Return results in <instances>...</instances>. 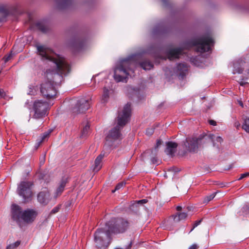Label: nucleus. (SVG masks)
Listing matches in <instances>:
<instances>
[{"label": "nucleus", "mask_w": 249, "mask_h": 249, "mask_svg": "<svg viewBox=\"0 0 249 249\" xmlns=\"http://www.w3.org/2000/svg\"><path fill=\"white\" fill-rule=\"evenodd\" d=\"M37 52L42 60L53 63L56 68L55 71H46V77L49 81L42 83L40 92L47 98L53 97L56 94L53 83L59 84L62 79V75H66L70 71V67L65 58L55 53L51 49L43 45L36 46Z\"/></svg>", "instance_id": "f257e3e1"}, {"label": "nucleus", "mask_w": 249, "mask_h": 249, "mask_svg": "<svg viewBox=\"0 0 249 249\" xmlns=\"http://www.w3.org/2000/svg\"><path fill=\"white\" fill-rule=\"evenodd\" d=\"M131 105L127 103L123 110L119 112L117 119V125L111 129L106 138V142L104 146V150H109L113 145V142L121 138L120 129L128 122L131 115Z\"/></svg>", "instance_id": "f03ea898"}, {"label": "nucleus", "mask_w": 249, "mask_h": 249, "mask_svg": "<svg viewBox=\"0 0 249 249\" xmlns=\"http://www.w3.org/2000/svg\"><path fill=\"white\" fill-rule=\"evenodd\" d=\"M140 53L132 54L126 58L120 60L114 69V78L117 82L126 81L129 71L132 65L139 63Z\"/></svg>", "instance_id": "7ed1b4c3"}, {"label": "nucleus", "mask_w": 249, "mask_h": 249, "mask_svg": "<svg viewBox=\"0 0 249 249\" xmlns=\"http://www.w3.org/2000/svg\"><path fill=\"white\" fill-rule=\"evenodd\" d=\"M12 217L18 224L22 221L26 223H32L37 215V213L28 209L22 211L21 208L16 204H13L11 208Z\"/></svg>", "instance_id": "20e7f679"}, {"label": "nucleus", "mask_w": 249, "mask_h": 249, "mask_svg": "<svg viewBox=\"0 0 249 249\" xmlns=\"http://www.w3.org/2000/svg\"><path fill=\"white\" fill-rule=\"evenodd\" d=\"M213 44V40L210 35L195 39L190 43L191 46H196V51L200 53L208 52L211 49V46Z\"/></svg>", "instance_id": "39448f33"}, {"label": "nucleus", "mask_w": 249, "mask_h": 249, "mask_svg": "<svg viewBox=\"0 0 249 249\" xmlns=\"http://www.w3.org/2000/svg\"><path fill=\"white\" fill-rule=\"evenodd\" d=\"M106 225L110 233H120L126 231L128 227V223L122 218H113Z\"/></svg>", "instance_id": "423d86ee"}, {"label": "nucleus", "mask_w": 249, "mask_h": 249, "mask_svg": "<svg viewBox=\"0 0 249 249\" xmlns=\"http://www.w3.org/2000/svg\"><path fill=\"white\" fill-rule=\"evenodd\" d=\"M33 183L30 181H23L18 185L17 193L23 197L25 202L31 200L32 196L31 187Z\"/></svg>", "instance_id": "0eeeda50"}, {"label": "nucleus", "mask_w": 249, "mask_h": 249, "mask_svg": "<svg viewBox=\"0 0 249 249\" xmlns=\"http://www.w3.org/2000/svg\"><path fill=\"white\" fill-rule=\"evenodd\" d=\"M206 140V136L186 138L184 142V146L190 152H196L201 143Z\"/></svg>", "instance_id": "6e6552de"}, {"label": "nucleus", "mask_w": 249, "mask_h": 249, "mask_svg": "<svg viewBox=\"0 0 249 249\" xmlns=\"http://www.w3.org/2000/svg\"><path fill=\"white\" fill-rule=\"evenodd\" d=\"M110 234L106 226L104 229H98L94 233V241L96 247L99 249L106 247L105 238H109Z\"/></svg>", "instance_id": "1a4fd4ad"}, {"label": "nucleus", "mask_w": 249, "mask_h": 249, "mask_svg": "<svg viewBox=\"0 0 249 249\" xmlns=\"http://www.w3.org/2000/svg\"><path fill=\"white\" fill-rule=\"evenodd\" d=\"M49 105L46 102L37 100L34 103V109L35 114L34 118L39 119L45 116L46 114Z\"/></svg>", "instance_id": "9d476101"}, {"label": "nucleus", "mask_w": 249, "mask_h": 249, "mask_svg": "<svg viewBox=\"0 0 249 249\" xmlns=\"http://www.w3.org/2000/svg\"><path fill=\"white\" fill-rule=\"evenodd\" d=\"M91 99L81 98L77 101L75 106L72 108V111L76 114L83 113L87 110L90 107Z\"/></svg>", "instance_id": "9b49d317"}, {"label": "nucleus", "mask_w": 249, "mask_h": 249, "mask_svg": "<svg viewBox=\"0 0 249 249\" xmlns=\"http://www.w3.org/2000/svg\"><path fill=\"white\" fill-rule=\"evenodd\" d=\"M50 199V194L47 191L40 192L37 196L38 202L43 205H46Z\"/></svg>", "instance_id": "f8f14e48"}, {"label": "nucleus", "mask_w": 249, "mask_h": 249, "mask_svg": "<svg viewBox=\"0 0 249 249\" xmlns=\"http://www.w3.org/2000/svg\"><path fill=\"white\" fill-rule=\"evenodd\" d=\"M166 148L165 149V152L168 155L173 156L177 152L178 145L175 142H166Z\"/></svg>", "instance_id": "ddd939ff"}, {"label": "nucleus", "mask_w": 249, "mask_h": 249, "mask_svg": "<svg viewBox=\"0 0 249 249\" xmlns=\"http://www.w3.org/2000/svg\"><path fill=\"white\" fill-rule=\"evenodd\" d=\"M105 156V153L102 152L95 159L93 165V170L97 172L99 171L102 166V160Z\"/></svg>", "instance_id": "4468645a"}, {"label": "nucleus", "mask_w": 249, "mask_h": 249, "mask_svg": "<svg viewBox=\"0 0 249 249\" xmlns=\"http://www.w3.org/2000/svg\"><path fill=\"white\" fill-rule=\"evenodd\" d=\"M181 50L179 48L172 49L167 51V56L171 60L178 58L181 54Z\"/></svg>", "instance_id": "2eb2a0df"}, {"label": "nucleus", "mask_w": 249, "mask_h": 249, "mask_svg": "<svg viewBox=\"0 0 249 249\" xmlns=\"http://www.w3.org/2000/svg\"><path fill=\"white\" fill-rule=\"evenodd\" d=\"M188 211L181 213H178L175 215L172 216L175 222H178L181 220H185L188 216L187 213L190 211V208H187Z\"/></svg>", "instance_id": "dca6fc26"}, {"label": "nucleus", "mask_w": 249, "mask_h": 249, "mask_svg": "<svg viewBox=\"0 0 249 249\" xmlns=\"http://www.w3.org/2000/svg\"><path fill=\"white\" fill-rule=\"evenodd\" d=\"M67 183V178H63L59 183L58 186L57 187L55 193V197L60 196L64 190L65 187Z\"/></svg>", "instance_id": "f3484780"}, {"label": "nucleus", "mask_w": 249, "mask_h": 249, "mask_svg": "<svg viewBox=\"0 0 249 249\" xmlns=\"http://www.w3.org/2000/svg\"><path fill=\"white\" fill-rule=\"evenodd\" d=\"M57 6L59 9H64L69 7L72 3V0H56Z\"/></svg>", "instance_id": "a211bd4d"}, {"label": "nucleus", "mask_w": 249, "mask_h": 249, "mask_svg": "<svg viewBox=\"0 0 249 249\" xmlns=\"http://www.w3.org/2000/svg\"><path fill=\"white\" fill-rule=\"evenodd\" d=\"M243 120L242 128L249 133V109L246 112V114L244 115Z\"/></svg>", "instance_id": "6ab92c4d"}, {"label": "nucleus", "mask_w": 249, "mask_h": 249, "mask_svg": "<svg viewBox=\"0 0 249 249\" xmlns=\"http://www.w3.org/2000/svg\"><path fill=\"white\" fill-rule=\"evenodd\" d=\"M140 205V200H138L136 202L132 203L129 207L130 210L134 213H137L139 211Z\"/></svg>", "instance_id": "aec40b11"}, {"label": "nucleus", "mask_w": 249, "mask_h": 249, "mask_svg": "<svg viewBox=\"0 0 249 249\" xmlns=\"http://www.w3.org/2000/svg\"><path fill=\"white\" fill-rule=\"evenodd\" d=\"M205 136H206V139L207 138H209L211 140V141L213 143V145L214 146L215 145V144H216V142H218V143H220L223 141V140H222V138L221 137H220V136H216H216H214L213 135H212V134H210L209 136L206 135Z\"/></svg>", "instance_id": "412c9836"}, {"label": "nucleus", "mask_w": 249, "mask_h": 249, "mask_svg": "<svg viewBox=\"0 0 249 249\" xmlns=\"http://www.w3.org/2000/svg\"><path fill=\"white\" fill-rule=\"evenodd\" d=\"M109 98V89L105 87L103 89V93L101 98V102L102 103L107 102Z\"/></svg>", "instance_id": "4be33fe9"}, {"label": "nucleus", "mask_w": 249, "mask_h": 249, "mask_svg": "<svg viewBox=\"0 0 249 249\" xmlns=\"http://www.w3.org/2000/svg\"><path fill=\"white\" fill-rule=\"evenodd\" d=\"M153 67V64L149 61H141V68L144 70H149L151 69Z\"/></svg>", "instance_id": "5701e85b"}, {"label": "nucleus", "mask_w": 249, "mask_h": 249, "mask_svg": "<svg viewBox=\"0 0 249 249\" xmlns=\"http://www.w3.org/2000/svg\"><path fill=\"white\" fill-rule=\"evenodd\" d=\"M71 46L77 49H80L83 47V42L79 39H76L71 43Z\"/></svg>", "instance_id": "b1692460"}, {"label": "nucleus", "mask_w": 249, "mask_h": 249, "mask_svg": "<svg viewBox=\"0 0 249 249\" xmlns=\"http://www.w3.org/2000/svg\"><path fill=\"white\" fill-rule=\"evenodd\" d=\"M89 125L87 124L83 128L80 135L81 138L86 137L89 134Z\"/></svg>", "instance_id": "393cba45"}, {"label": "nucleus", "mask_w": 249, "mask_h": 249, "mask_svg": "<svg viewBox=\"0 0 249 249\" xmlns=\"http://www.w3.org/2000/svg\"><path fill=\"white\" fill-rule=\"evenodd\" d=\"M216 193L217 192H215L209 196H205L204 198L203 202L204 203H208L209 201H210L214 197Z\"/></svg>", "instance_id": "a878e982"}, {"label": "nucleus", "mask_w": 249, "mask_h": 249, "mask_svg": "<svg viewBox=\"0 0 249 249\" xmlns=\"http://www.w3.org/2000/svg\"><path fill=\"white\" fill-rule=\"evenodd\" d=\"M20 244V242L19 241H17L16 242L7 246L6 249H15L17 248Z\"/></svg>", "instance_id": "bb28decb"}, {"label": "nucleus", "mask_w": 249, "mask_h": 249, "mask_svg": "<svg viewBox=\"0 0 249 249\" xmlns=\"http://www.w3.org/2000/svg\"><path fill=\"white\" fill-rule=\"evenodd\" d=\"M128 90L130 93H134V94L138 96L139 94V88L135 89L134 87H129L128 89Z\"/></svg>", "instance_id": "cd10ccee"}, {"label": "nucleus", "mask_w": 249, "mask_h": 249, "mask_svg": "<svg viewBox=\"0 0 249 249\" xmlns=\"http://www.w3.org/2000/svg\"><path fill=\"white\" fill-rule=\"evenodd\" d=\"M177 68L178 70L186 71L187 70V65L184 64H179L178 65Z\"/></svg>", "instance_id": "c85d7f7f"}, {"label": "nucleus", "mask_w": 249, "mask_h": 249, "mask_svg": "<svg viewBox=\"0 0 249 249\" xmlns=\"http://www.w3.org/2000/svg\"><path fill=\"white\" fill-rule=\"evenodd\" d=\"M124 185H125V183H124V182H121L119 183H118V184L116 186V187H115V190H112V193H114L116 191L119 190L120 189H121V188H122L123 186H124Z\"/></svg>", "instance_id": "c756f323"}, {"label": "nucleus", "mask_w": 249, "mask_h": 249, "mask_svg": "<svg viewBox=\"0 0 249 249\" xmlns=\"http://www.w3.org/2000/svg\"><path fill=\"white\" fill-rule=\"evenodd\" d=\"M162 141L161 140H160V139L157 140L156 144L154 146V149L155 150H157L162 145Z\"/></svg>", "instance_id": "7c9ffc66"}, {"label": "nucleus", "mask_w": 249, "mask_h": 249, "mask_svg": "<svg viewBox=\"0 0 249 249\" xmlns=\"http://www.w3.org/2000/svg\"><path fill=\"white\" fill-rule=\"evenodd\" d=\"M51 132V131H50L49 132H46L43 134L41 138V140L39 142L38 145L40 144V143H41L43 141H44L46 138H47L49 136Z\"/></svg>", "instance_id": "2f4dec72"}, {"label": "nucleus", "mask_w": 249, "mask_h": 249, "mask_svg": "<svg viewBox=\"0 0 249 249\" xmlns=\"http://www.w3.org/2000/svg\"><path fill=\"white\" fill-rule=\"evenodd\" d=\"M154 132V128L153 127H150L147 129L146 131V134L147 136H151L153 134Z\"/></svg>", "instance_id": "473e14b6"}, {"label": "nucleus", "mask_w": 249, "mask_h": 249, "mask_svg": "<svg viewBox=\"0 0 249 249\" xmlns=\"http://www.w3.org/2000/svg\"><path fill=\"white\" fill-rule=\"evenodd\" d=\"M151 161L153 164H158L160 160L156 157H152L151 158Z\"/></svg>", "instance_id": "72a5a7b5"}, {"label": "nucleus", "mask_w": 249, "mask_h": 249, "mask_svg": "<svg viewBox=\"0 0 249 249\" xmlns=\"http://www.w3.org/2000/svg\"><path fill=\"white\" fill-rule=\"evenodd\" d=\"M36 176H37V177L39 178V179H46V178H45V176L46 175H45V174L43 172H39L37 174H36Z\"/></svg>", "instance_id": "f704fd0d"}, {"label": "nucleus", "mask_w": 249, "mask_h": 249, "mask_svg": "<svg viewBox=\"0 0 249 249\" xmlns=\"http://www.w3.org/2000/svg\"><path fill=\"white\" fill-rule=\"evenodd\" d=\"M247 79V78H243V79L240 80L238 81L240 85L242 86H244L245 85L248 84V83L246 81Z\"/></svg>", "instance_id": "c9c22d12"}, {"label": "nucleus", "mask_w": 249, "mask_h": 249, "mask_svg": "<svg viewBox=\"0 0 249 249\" xmlns=\"http://www.w3.org/2000/svg\"><path fill=\"white\" fill-rule=\"evenodd\" d=\"M12 56H13L12 52H11V53L10 54H9L8 55L5 56L3 58L4 59L5 62H7V61H8L11 59V58L12 57Z\"/></svg>", "instance_id": "e433bc0d"}, {"label": "nucleus", "mask_w": 249, "mask_h": 249, "mask_svg": "<svg viewBox=\"0 0 249 249\" xmlns=\"http://www.w3.org/2000/svg\"><path fill=\"white\" fill-rule=\"evenodd\" d=\"M59 209H60V207L59 206H56L55 207H54L53 209V210L51 211L50 213L51 214H54L56 213H57L59 210Z\"/></svg>", "instance_id": "4c0bfd02"}, {"label": "nucleus", "mask_w": 249, "mask_h": 249, "mask_svg": "<svg viewBox=\"0 0 249 249\" xmlns=\"http://www.w3.org/2000/svg\"><path fill=\"white\" fill-rule=\"evenodd\" d=\"M202 220H197L196 221H195V222L194 223V225H193V229L191 230V231L194 229L197 226H198L201 222Z\"/></svg>", "instance_id": "58836bf2"}, {"label": "nucleus", "mask_w": 249, "mask_h": 249, "mask_svg": "<svg viewBox=\"0 0 249 249\" xmlns=\"http://www.w3.org/2000/svg\"><path fill=\"white\" fill-rule=\"evenodd\" d=\"M151 152H152V151H151L150 150L146 151L142 155H141V158L142 157L143 158H145L147 156H148L149 155H150Z\"/></svg>", "instance_id": "ea45409f"}, {"label": "nucleus", "mask_w": 249, "mask_h": 249, "mask_svg": "<svg viewBox=\"0 0 249 249\" xmlns=\"http://www.w3.org/2000/svg\"><path fill=\"white\" fill-rule=\"evenodd\" d=\"M249 176V172H247L244 174H242L241 175L240 178L238 179V180H241L245 178L248 177Z\"/></svg>", "instance_id": "a19ab883"}, {"label": "nucleus", "mask_w": 249, "mask_h": 249, "mask_svg": "<svg viewBox=\"0 0 249 249\" xmlns=\"http://www.w3.org/2000/svg\"><path fill=\"white\" fill-rule=\"evenodd\" d=\"M198 248V246L196 244H193L192 245H191L188 248V249H197Z\"/></svg>", "instance_id": "79ce46f5"}, {"label": "nucleus", "mask_w": 249, "mask_h": 249, "mask_svg": "<svg viewBox=\"0 0 249 249\" xmlns=\"http://www.w3.org/2000/svg\"><path fill=\"white\" fill-rule=\"evenodd\" d=\"M40 23H41L40 22H37V26L42 31V32H45V29L44 27H41L40 26Z\"/></svg>", "instance_id": "37998d69"}, {"label": "nucleus", "mask_w": 249, "mask_h": 249, "mask_svg": "<svg viewBox=\"0 0 249 249\" xmlns=\"http://www.w3.org/2000/svg\"><path fill=\"white\" fill-rule=\"evenodd\" d=\"M7 11L6 7L5 6H1L0 7V11L5 12Z\"/></svg>", "instance_id": "c03bdc74"}, {"label": "nucleus", "mask_w": 249, "mask_h": 249, "mask_svg": "<svg viewBox=\"0 0 249 249\" xmlns=\"http://www.w3.org/2000/svg\"><path fill=\"white\" fill-rule=\"evenodd\" d=\"M148 200L147 198L141 199V205L148 202Z\"/></svg>", "instance_id": "a18cd8bd"}, {"label": "nucleus", "mask_w": 249, "mask_h": 249, "mask_svg": "<svg viewBox=\"0 0 249 249\" xmlns=\"http://www.w3.org/2000/svg\"><path fill=\"white\" fill-rule=\"evenodd\" d=\"M5 95V93L3 90L1 89H0V98L3 97Z\"/></svg>", "instance_id": "49530a36"}, {"label": "nucleus", "mask_w": 249, "mask_h": 249, "mask_svg": "<svg viewBox=\"0 0 249 249\" xmlns=\"http://www.w3.org/2000/svg\"><path fill=\"white\" fill-rule=\"evenodd\" d=\"M209 123L210 124H211L212 125H216V122L213 120H210Z\"/></svg>", "instance_id": "de8ad7c7"}, {"label": "nucleus", "mask_w": 249, "mask_h": 249, "mask_svg": "<svg viewBox=\"0 0 249 249\" xmlns=\"http://www.w3.org/2000/svg\"><path fill=\"white\" fill-rule=\"evenodd\" d=\"M242 72V70L239 69L238 70H234L233 73L234 74H235L236 72L240 73H241Z\"/></svg>", "instance_id": "09e8293b"}, {"label": "nucleus", "mask_w": 249, "mask_h": 249, "mask_svg": "<svg viewBox=\"0 0 249 249\" xmlns=\"http://www.w3.org/2000/svg\"><path fill=\"white\" fill-rule=\"evenodd\" d=\"M244 211L249 212V205H246V206L243 207Z\"/></svg>", "instance_id": "8fccbe9b"}, {"label": "nucleus", "mask_w": 249, "mask_h": 249, "mask_svg": "<svg viewBox=\"0 0 249 249\" xmlns=\"http://www.w3.org/2000/svg\"><path fill=\"white\" fill-rule=\"evenodd\" d=\"M144 209L146 214H147L148 215H149L150 213H149V211L148 210V209H147V208H146L145 207H144Z\"/></svg>", "instance_id": "3c124183"}, {"label": "nucleus", "mask_w": 249, "mask_h": 249, "mask_svg": "<svg viewBox=\"0 0 249 249\" xmlns=\"http://www.w3.org/2000/svg\"><path fill=\"white\" fill-rule=\"evenodd\" d=\"M181 209H182V207H181V206H177V210L178 211H181Z\"/></svg>", "instance_id": "603ef678"}, {"label": "nucleus", "mask_w": 249, "mask_h": 249, "mask_svg": "<svg viewBox=\"0 0 249 249\" xmlns=\"http://www.w3.org/2000/svg\"><path fill=\"white\" fill-rule=\"evenodd\" d=\"M240 105L243 107V104L242 103H240Z\"/></svg>", "instance_id": "864d4df0"}]
</instances>
